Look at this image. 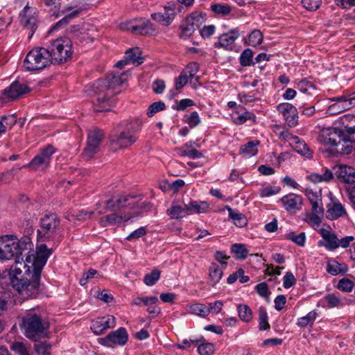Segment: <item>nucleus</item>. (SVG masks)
I'll list each match as a JSON object with an SVG mask.
<instances>
[{
    "mask_svg": "<svg viewBox=\"0 0 355 355\" xmlns=\"http://www.w3.org/2000/svg\"><path fill=\"white\" fill-rule=\"evenodd\" d=\"M103 138V132L98 128L89 131L87 146L83 151V156L86 159H91L98 152Z\"/></svg>",
    "mask_w": 355,
    "mask_h": 355,
    "instance_id": "nucleus-14",
    "label": "nucleus"
},
{
    "mask_svg": "<svg viewBox=\"0 0 355 355\" xmlns=\"http://www.w3.org/2000/svg\"><path fill=\"white\" fill-rule=\"evenodd\" d=\"M280 191V188L278 187H266L260 189L259 194L262 198L269 197L277 194Z\"/></svg>",
    "mask_w": 355,
    "mask_h": 355,
    "instance_id": "nucleus-61",
    "label": "nucleus"
},
{
    "mask_svg": "<svg viewBox=\"0 0 355 355\" xmlns=\"http://www.w3.org/2000/svg\"><path fill=\"white\" fill-rule=\"evenodd\" d=\"M263 39L262 33L259 30L255 29L250 33L245 43L252 46H257L261 44Z\"/></svg>",
    "mask_w": 355,
    "mask_h": 355,
    "instance_id": "nucleus-40",
    "label": "nucleus"
},
{
    "mask_svg": "<svg viewBox=\"0 0 355 355\" xmlns=\"http://www.w3.org/2000/svg\"><path fill=\"white\" fill-rule=\"evenodd\" d=\"M51 63L49 49L43 47L33 49L27 53L24 60V67L30 71L42 70Z\"/></svg>",
    "mask_w": 355,
    "mask_h": 355,
    "instance_id": "nucleus-7",
    "label": "nucleus"
},
{
    "mask_svg": "<svg viewBox=\"0 0 355 355\" xmlns=\"http://www.w3.org/2000/svg\"><path fill=\"white\" fill-rule=\"evenodd\" d=\"M324 300L327 302L329 308L338 307L343 305L341 300L338 294L331 293L324 296Z\"/></svg>",
    "mask_w": 355,
    "mask_h": 355,
    "instance_id": "nucleus-46",
    "label": "nucleus"
},
{
    "mask_svg": "<svg viewBox=\"0 0 355 355\" xmlns=\"http://www.w3.org/2000/svg\"><path fill=\"white\" fill-rule=\"evenodd\" d=\"M209 310L207 306L203 304H194L190 306L191 312L201 317L208 315Z\"/></svg>",
    "mask_w": 355,
    "mask_h": 355,
    "instance_id": "nucleus-47",
    "label": "nucleus"
},
{
    "mask_svg": "<svg viewBox=\"0 0 355 355\" xmlns=\"http://www.w3.org/2000/svg\"><path fill=\"white\" fill-rule=\"evenodd\" d=\"M297 89L302 93L311 94L314 90V86L311 82L302 79L297 83Z\"/></svg>",
    "mask_w": 355,
    "mask_h": 355,
    "instance_id": "nucleus-53",
    "label": "nucleus"
},
{
    "mask_svg": "<svg viewBox=\"0 0 355 355\" xmlns=\"http://www.w3.org/2000/svg\"><path fill=\"white\" fill-rule=\"evenodd\" d=\"M239 316L243 322H249L252 319L251 309L245 304H239L237 306Z\"/></svg>",
    "mask_w": 355,
    "mask_h": 355,
    "instance_id": "nucleus-41",
    "label": "nucleus"
},
{
    "mask_svg": "<svg viewBox=\"0 0 355 355\" xmlns=\"http://www.w3.org/2000/svg\"><path fill=\"white\" fill-rule=\"evenodd\" d=\"M125 58L129 63L139 65L144 62V57L141 56V51L138 47H134L126 51Z\"/></svg>",
    "mask_w": 355,
    "mask_h": 355,
    "instance_id": "nucleus-32",
    "label": "nucleus"
},
{
    "mask_svg": "<svg viewBox=\"0 0 355 355\" xmlns=\"http://www.w3.org/2000/svg\"><path fill=\"white\" fill-rule=\"evenodd\" d=\"M34 349L37 355H50L51 345L47 342H38L35 343Z\"/></svg>",
    "mask_w": 355,
    "mask_h": 355,
    "instance_id": "nucleus-44",
    "label": "nucleus"
},
{
    "mask_svg": "<svg viewBox=\"0 0 355 355\" xmlns=\"http://www.w3.org/2000/svg\"><path fill=\"white\" fill-rule=\"evenodd\" d=\"M211 10L222 15H227L231 11V8L226 4L216 3L211 6Z\"/></svg>",
    "mask_w": 355,
    "mask_h": 355,
    "instance_id": "nucleus-56",
    "label": "nucleus"
},
{
    "mask_svg": "<svg viewBox=\"0 0 355 355\" xmlns=\"http://www.w3.org/2000/svg\"><path fill=\"white\" fill-rule=\"evenodd\" d=\"M232 252L239 259H244L248 256V250L243 244H234L232 246Z\"/></svg>",
    "mask_w": 355,
    "mask_h": 355,
    "instance_id": "nucleus-50",
    "label": "nucleus"
},
{
    "mask_svg": "<svg viewBox=\"0 0 355 355\" xmlns=\"http://www.w3.org/2000/svg\"><path fill=\"white\" fill-rule=\"evenodd\" d=\"M60 220L55 214H45L40 219V229L37 230V239L44 242L53 239L60 229Z\"/></svg>",
    "mask_w": 355,
    "mask_h": 355,
    "instance_id": "nucleus-10",
    "label": "nucleus"
},
{
    "mask_svg": "<svg viewBox=\"0 0 355 355\" xmlns=\"http://www.w3.org/2000/svg\"><path fill=\"white\" fill-rule=\"evenodd\" d=\"M323 215L315 213H309L305 216V221L311 226H319L322 222Z\"/></svg>",
    "mask_w": 355,
    "mask_h": 355,
    "instance_id": "nucleus-55",
    "label": "nucleus"
},
{
    "mask_svg": "<svg viewBox=\"0 0 355 355\" xmlns=\"http://www.w3.org/2000/svg\"><path fill=\"white\" fill-rule=\"evenodd\" d=\"M327 272L331 275H338L345 274L348 270V267L345 263H340L334 259H330L327 261Z\"/></svg>",
    "mask_w": 355,
    "mask_h": 355,
    "instance_id": "nucleus-30",
    "label": "nucleus"
},
{
    "mask_svg": "<svg viewBox=\"0 0 355 355\" xmlns=\"http://www.w3.org/2000/svg\"><path fill=\"white\" fill-rule=\"evenodd\" d=\"M318 314L316 311H310L306 315L300 318L297 320V325L301 328H304L309 324H312Z\"/></svg>",
    "mask_w": 355,
    "mask_h": 355,
    "instance_id": "nucleus-38",
    "label": "nucleus"
},
{
    "mask_svg": "<svg viewBox=\"0 0 355 355\" xmlns=\"http://www.w3.org/2000/svg\"><path fill=\"white\" fill-rule=\"evenodd\" d=\"M239 37V30L237 28L232 29L227 33L220 35L218 40L214 44L215 47H222L229 49L234 44L235 40Z\"/></svg>",
    "mask_w": 355,
    "mask_h": 355,
    "instance_id": "nucleus-24",
    "label": "nucleus"
},
{
    "mask_svg": "<svg viewBox=\"0 0 355 355\" xmlns=\"http://www.w3.org/2000/svg\"><path fill=\"white\" fill-rule=\"evenodd\" d=\"M228 214L236 225L239 227H243L247 224L245 217L240 212L234 211L232 208L227 207Z\"/></svg>",
    "mask_w": 355,
    "mask_h": 355,
    "instance_id": "nucleus-37",
    "label": "nucleus"
},
{
    "mask_svg": "<svg viewBox=\"0 0 355 355\" xmlns=\"http://www.w3.org/2000/svg\"><path fill=\"white\" fill-rule=\"evenodd\" d=\"M156 33L154 25L146 19H139L136 21L135 34L142 35H153Z\"/></svg>",
    "mask_w": 355,
    "mask_h": 355,
    "instance_id": "nucleus-26",
    "label": "nucleus"
},
{
    "mask_svg": "<svg viewBox=\"0 0 355 355\" xmlns=\"http://www.w3.org/2000/svg\"><path fill=\"white\" fill-rule=\"evenodd\" d=\"M253 52L251 49L244 50L240 55V64L243 67L250 66L252 62Z\"/></svg>",
    "mask_w": 355,
    "mask_h": 355,
    "instance_id": "nucleus-51",
    "label": "nucleus"
},
{
    "mask_svg": "<svg viewBox=\"0 0 355 355\" xmlns=\"http://www.w3.org/2000/svg\"><path fill=\"white\" fill-rule=\"evenodd\" d=\"M320 142L329 145L334 148L337 153L349 155L352 152V145L349 141H346L338 128L335 127L324 128L320 130L318 137Z\"/></svg>",
    "mask_w": 355,
    "mask_h": 355,
    "instance_id": "nucleus-3",
    "label": "nucleus"
},
{
    "mask_svg": "<svg viewBox=\"0 0 355 355\" xmlns=\"http://www.w3.org/2000/svg\"><path fill=\"white\" fill-rule=\"evenodd\" d=\"M146 298H155V302L153 301L152 303H149L148 305H146L147 308V311L149 314L153 315V317L157 315L161 312V309L156 306V303L158 302V298L155 296L146 297Z\"/></svg>",
    "mask_w": 355,
    "mask_h": 355,
    "instance_id": "nucleus-59",
    "label": "nucleus"
},
{
    "mask_svg": "<svg viewBox=\"0 0 355 355\" xmlns=\"http://www.w3.org/2000/svg\"><path fill=\"white\" fill-rule=\"evenodd\" d=\"M277 110L282 113L289 127H295L298 122L297 109L289 103H283L277 105Z\"/></svg>",
    "mask_w": 355,
    "mask_h": 355,
    "instance_id": "nucleus-20",
    "label": "nucleus"
},
{
    "mask_svg": "<svg viewBox=\"0 0 355 355\" xmlns=\"http://www.w3.org/2000/svg\"><path fill=\"white\" fill-rule=\"evenodd\" d=\"M55 148L49 145L37 155L28 164V167L34 171H44L50 164Z\"/></svg>",
    "mask_w": 355,
    "mask_h": 355,
    "instance_id": "nucleus-13",
    "label": "nucleus"
},
{
    "mask_svg": "<svg viewBox=\"0 0 355 355\" xmlns=\"http://www.w3.org/2000/svg\"><path fill=\"white\" fill-rule=\"evenodd\" d=\"M31 89L26 83L15 80L5 88L0 94V99L3 103L17 100L31 92Z\"/></svg>",
    "mask_w": 355,
    "mask_h": 355,
    "instance_id": "nucleus-12",
    "label": "nucleus"
},
{
    "mask_svg": "<svg viewBox=\"0 0 355 355\" xmlns=\"http://www.w3.org/2000/svg\"><path fill=\"white\" fill-rule=\"evenodd\" d=\"M199 71V64L196 62H191L187 64L186 69L182 71L185 73L186 76L192 78Z\"/></svg>",
    "mask_w": 355,
    "mask_h": 355,
    "instance_id": "nucleus-60",
    "label": "nucleus"
},
{
    "mask_svg": "<svg viewBox=\"0 0 355 355\" xmlns=\"http://www.w3.org/2000/svg\"><path fill=\"white\" fill-rule=\"evenodd\" d=\"M161 272L158 269H154L151 272L146 274L144 278V282L148 286H152L160 278Z\"/></svg>",
    "mask_w": 355,
    "mask_h": 355,
    "instance_id": "nucleus-45",
    "label": "nucleus"
},
{
    "mask_svg": "<svg viewBox=\"0 0 355 355\" xmlns=\"http://www.w3.org/2000/svg\"><path fill=\"white\" fill-rule=\"evenodd\" d=\"M209 283L214 286L219 282L223 276L222 268L216 263H211L209 267Z\"/></svg>",
    "mask_w": 355,
    "mask_h": 355,
    "instance_id": "nucleus-34",
    "label": "nucleus"
},
{
    "mask_svg": "<svg viewBox=\"0 0 355 355\" xmlns=\"http://www.w3.org/2000/svg\"><path fill=\"white\" fill-rule=\"evenodd\" d=\"M336 177L346 184L355 183V168L347 165H337L334 167Z\"/></svg>",
    "mask_w": 355,
    "mask_h": 355,
    "instance_id": "nucleus-22",
    "label": "nucleus"
},
{
    "mask_svg": "<svg viewBox=\"0 0 355 355\" xmlns=\"http://www.w3.org/2000/svg\"><path fill=\"white\" fill-rule=\"evenodd\" d=\"M10 348L17 355H31L28 345L21 341L10 343Z\"/></svg>",
    "mask_w": 355,
    "mask_h": 355,
    "instance_id": "nucleus-36",
    "label": "nucleus"
},
{
    "mask_svg": "<svg viewBox=\"0 0 355 355\" xmlns=\"http://www.w3.org/2000/svg\"><path fill=\"white\" fill-rule=\"evenodd\" d=\"M142 125L139 119H134L119 125V130L113 132L109 137L110 148L116 151L128 148L137 141L135 134L141 130Z\"/></svg>",
    "mask_w": 355,
    "mask_h": 355,
    "instance_id": "nucleus-2",
    "label": "nucleus"
},
{
    "mask_svg": "<svg viewBox=\"0 0 355 355\" xmlns=\"http://www.w3.org/2000/svg\"><path fill=\"white\" fill-rule=\"evenodd\" d=\"M166 214L173 219H180L189 215L187 205H180L173 202Z\"/></svg>",
    "mask_w": 355,
    "mask_h": 355,
    "instance_id": "nucleus-29",
    "label": "nucleus"
},
{
    "mask_svg": "<svg viewBox=\"0 0 355 355\" xmlns=\"http://www.w3.org/2000/svg\"><path fill=\"white\" fill-rule=\"evenodd\" d=\"M28 277L26 278L14 277L12 279V286L22 300H26L35 296L39 291L40 275L31 270L26 272Z\"/></svg>",
    "mask_w": 355,
    "mask_h": 355,
    "instance_id": "nucleus-5",
    "label": "nucleus"
},
{
    "mask_svg": "<svg viewBox=\"0 0 355 355\" xmlns=\"http://www.w3.org/2000/svg\"><path fill=\"white\" fill-rule=\"evenodd\" d=\"M115 326V318L111 315H106L93 320L90 329L96 335H101L105 330L114 328Z\"/></svg>",
    "mask_w": 355,
    "mask_h": 355,
    "instance_id": "nucleus-19",
    "label": "nucleus"
},
{
    "mask_svg": "<svg viewBox=\"0 0 355 355\" xmlns=\"http://www.w3.org/2000/svg\"><path fill=\"white\" fill-rule=\"evenodd\" d=\"M302 4L308 10H315L320 7L321 0H302Z\"/></svg>",
    "mask_w": 355,
    "mask_h": 355,
    "instance_id": "nucleus-63",
    "label": "nucleus"
},
{
    "mask_svg": "<svg viewBox=\"0 0 355 355\" xmlns=\"http://www.w3.org/2000/svg\"><path fill=\"white\" fill-rule=\"evenodd\" d=\"M326 218L329 220H336L339 218L347 217V212L343 205L337 199H331L327 207Z\"/></svg>",
    "mask_w": 355,
    "mask_h": 355,
    "instance_id": "nucleus-23",
    "label": "nucleus"
},
{
    "mask_svg": "<svg viewBox=\"0 0 355 355\" xmlns=\"http://www.w3.org/2000/svg\"><path fill=\"white\" fill-rule=\"evenodd\" d=\"M291 139L293 141L291 146L298 154L308 159L312 158L313 152L304 141L301 140L298 137H291Z\"/></svg>",
    "mask_w": 355,
    "mask_h": 355,
    "instance_id": "nucleus-28",
    "label": "nucleus"
},
{
    "mask_svg": "<svg viewBox=\"0 0 355 355\" xmlns=\"http://www.w3.org/2000/svg\"><path fill=\"white\" fill-rule=\"evenodd\" d=\"M33 243L28 236L18 239L14 235H3L0 237V260L15 259L17 263L24 261L23 254L30 252Z\"/></svg>",
    "mask_w": 355,
    "mask_h": 355,
    "instance_id": "nucleus-1",
    "label": "nucleus"
},
{
    "mask_svg": "<svg viewBox=\"0 0 355 355\" xmlns=\"http://www.w3.org/2000/svg\"><path fill=\"white\" fill-rule=\"evenodd\" d=\"M180 154L181 156L189 157L191 159L200 158L202 157L201 152L196 149L191 148L187 144L180 148Z\"/></svg>",
    "mask_w": 355,
    "mask_h": 355,
    "instance_id": "nucleus-43",
    "label": "nucleus"
},
{
    "mask_svg": "<svg viewBox=\"0 0 355 355\" xmlns=\"http://www.w3.org/2000/svg\"><path fill=\"white\" fill-rule=\"evenodd\" d=\"M206 15L201 12H193L189 17H187V21H191L196 25L198 28L205 21Z\"/></svg>",
    "mask_w": 355,
    "mask_h": 355,
    "instance_id": "nucleus-48",
    "label": "nucleus"
},
{
    "mask_svg": "<svg viewBox=\"0 0 355 355\" xmlns=\"http://www.w3.org/2000/svg\"><path fill=\"white\" fill-rule=\"evenodd\" d=\"M320 233L324 241H320L319 245L324 246L329 250H334L339 247V239L336 234L324 229L320 230Z\"/></svg>",
    "mask_w": 355,
    "mask_h": 355,
    "instance_id": "nucleus-25",
    "label": "nucleus"
},
{
    "mask_svg": "<svg viewBox=\"0 0 355 355\" xmlns=\"http://www.w3.org/2000/svg\"><path fill=\"white\" fill-rule=\"evenodd\" d=\"M288 239L299 246L303 247L305 245L306 234L304 232H301L298 235H295L294 233H290L288 235Z\"/></svg>",
    "mask_w": 355,
    "mask_h": 355,
    "instance_id": "nucleus-58",
    "label": "nucleus"
},
{
    "mask_svg": "<svg viewBox=\"0 0 355 355\" xmlns=\"http://www.w3.org/2000/svg\"><path fill=\"white\" fill-rule=\"evenodd\" d=\"M142 198L139 196L121 195L118 197H113L105 202L106 210H114L116 209L128 207L130 209H146L151 207L149 202L140 201Z\"/></svg>",
    "mask_w": 355,
    "mask_h": 355,
    "instance_id": "nucleus-8",
    "label": "nucleus"
},
{
    "mask_svg": "<svg viewBox=\"0 0 355 355\" xmlns=\"http://www.w3.org/2000/svg\"><path fill=\"white\" fill-rule=\"evenodd\" d=\"M187 123L191 128L197 126L200 123V119L197 112H193L187 119Z\"/></svg>",
    "mask_w": 355,
    "mask_h": 355,
    "instance_id": "nucleus-64",
    "label": "nucleus"
},
{
    "mask_svg": "<svg viewBox=\"0 0 355 355\" xmlns=\"http://www.w3.org/2000/svg\"><path fill=\"white\" fill-rule=\"evenodd\" d=\"M20 24L24 28L29 31L28 37L31 38L37 28V15L35 8L26 4L19 14Z\"/></svg>",
    "mask_w": 355,
    "mask_h": 355,
    "instance_id": "nucleus-16",
    "label": "nucleus"
},
{
    "mask_svg": "<svg viewBox=\"0 0 355 355\" xmlns=\"http://www.w3.org/2000/svg\"><path fill=\"white\" fill-rule=\"evenodd\" d=\"M259 330L263 331L269 329L270 326L268 323V317L266 309L263 306L259 309Z\"/></svg>",
    "mask_w": 355,
    "mask_h": 355,
    "instance_id": "nucleus-39",
    "label": "nucleus"
},
{
    "mask_svg": "<svg viewBox=\"0 0 355 355\" xmlns=\"http://www.w3.org/2000/svg\"><path fill=\"white\" fill-rule=\"evenodd\" d=\"M180 28L181 30L180 37L182 39H187L198 28L196 25L191 21H187V19L186 18L180 26Z\"/></svg>",
    "mask_w": 355,
    "mask_h": 355,
    "instance_id": "nucleus-35",
    "label": "nucleus"
},
{
    "mask_svg": "<svg viewBox=\"0 0 355 355\" xmlns=\"http://www.w3.org/2000/svg\"><path fill=\"white\" fill-rule=\"evenodd\" d=\"M166 105L165 103L162 101H157L152 103L148 109L147 115L149 117H152L158 112L162 111L165 110Z\"/></svg>",
    "mask_w": 355,
    "mask_h": 355,
    "instance_id": "nucleus-54",
    "label": "nucleus"
},
{
    "mask_svg": "<svg viewBox=\"0 0 355 355\" xmlns=\"http://www.w3.org/2000/svg\"><path fill=\"white\" fill-rule=\"evenodd\" d=\"M52 63H63L71 58L72 55V44L68 37L58 38L52 42L49 46Z\"/></svg>",
    "mask_w": 355,
    "mask_h": 355,
    "instance_id": "nucleus-9",
    "label": "nucleus"
},
{
    "mask_svg": "<svg viewBox=\"0 0 355 355\" xmlns=\"http://www.w3.org/2000/svg\"><path fill=\"white\" fill-rule=\"evenodd\" d=\"M189 215L194 213H203L206 211L207 205L205 202L198 204L196 202H192L187 205Z\"/></svg>",
    "mask_w": 355,
    "mask_h": 355,
    "instance_id": "nucleus-49",
    "label": "nucleus"
},
{
    "mask_svg": "<svg viewBox=\"0 0 355 355\" xmlns=\"http://www.w3.org/2000/svg\"><path fill=\"white\" fill-rule=\"evenodd\" d=\"M198 351L200 355H211L215 351L214 345L210 343H206L203 340L198 347Z\"/></svg>",
    "mask_w": 355,
    "mask_h": 355,
    "instance_id": "nucleus-52",
    "label": "nucleus"
},
{
    "mask_svg": "<svg viewBox=\"0 0 355 355\" xmlns=\"http://www.w3.org/2000/svg\"><path fill=\"white\" fill-rule=\"evenodd\" d=\"M178 11L179 6L173 3H168L164 7L163 12H153L150 16L154 21L164 26H168L173 23Z\"/></svg>",
    "mask_w": 355,
    "mask_h": 355,
    "instance_id": "nucleus-17",
    "label": "nucleus"
},
{
    "mask_svg": "<svg viewBox=\"0 0 355 355\" xmlns=\"http://www.w3.org/2000/svg\"><path fill=\"white\" fill-rule=\"evenodd\" d=\"M233 121L235 124L241 125L245 123L248 120H250L254 123L256 122L257 117L254 114L248 111L240 112L239 110L235 111L232 114Z\"/></svg>",
    "mask_w": 355,
    "mask_h": 355,
    "instance_id": "nucleus-31",
    "label": "nucleus"
},
{
    "mask_svg": "<svg viewBox=\"0 0 355 355\" xmlns=\"http://www.w3.org/2000/svg\"><path fill=\"white\" fill-rule=\"evenodd\" d=\"M188 83V76L185 73L182 72L180 75L175 78V89L178 91L183 88Z\"/></svg>",
    "mask_w": 355,
    "mask_h": 355,
    "instance_id": "nucleus-62",
    "label": "nucleus"
},
{
    "mask_svg": "<svg viewBox=\"0 0 355 355\" xmlns=\"http://www.w3.org/2000/svg\"><path fill=\"white\" fill-rule=\"evenodd\" d=\"M23 329L26 337L37 340L47 336L49 324L40 315L30 311L23 318Z\"/></svg>",
    "mask_w": 355,
    "mask_h": 355,
    "instance_id": "nucleus-4",
    "label": "nucleus"
},
{
    "mask_svg": "<svg viewBox=\"0 0 355 355\" xmlns=\"http://www.w3.org/2000/svg\"><path fill=\"white\" fill-rule=\"evenodd\" d=\"M52 253V250L47 248L45 244H41L37 248L36 252L33 251V248L30 252L25 253L26 259L24 261V268H27L26 272H31V270L40 275L43 267L45 266L49 257Z\"/></svg>",
    "mask_w": 355,
    "mask_h": 355,
    "instance_id": "nucleus-6",
    "label": "nucleus"
},
{
    "mask_svg": "<svg viewBox=\"0 0 355 355\" xmlns=\"http://www.w3.org/2000/svg\"><path fill=\"white\" fill-rule=\"evenodd\" d=\"M128 340L127 330L124 327L110 332L106 336L100 338L98 343L107 347H114L116 345H124Z\"/></svg>",
    "mask_w": 355,
    "mask_h": 355,
    "instance_id": "nucleus-15",
    "label": "nucleus"
},
{
    "mask_svg": "<svg viewBox=\"0 0 355 355\" xmlns=\"http://www.w3.org/2000/svg\"><path fill=\"white\" fill-rule=\"evenodd\" d=\"M123 83L121 78L119 76H112L106 80H98L96 84V87L100 86H105L109 89L114 88L116 85H119Z\"/></svg>",
    "mask_w": 355,
    "mask_h": 355,
    "instance_id": "nucleus-42",
    "label": "nucleus"
},
{
    "mask_svg": "<svg viewBox=\"0 0 355 355\" xmlns=\"http://www.w3.org/2000/svg\"><path fill=\"white\" fill-rule=\"evenodd\" d=\"M284 209L291 214H295L302 205L303 198L301 196L295 193H289L281 198Z\"/></svg>",
    "mask_w": 355,
    "mask_h": 355,
    "instance_id": "nucleus-21",
    "label": "nucleus"
},
{
    "mask_svg": "<svg viewBox=\"0 0 355 355\" xmlns=\"http://www.w3.org/2000/svg\"><path fill=\"white\" fill-rule=\"evenodd\" d=\"M259 142L257 141H250L243 145L240 148V154L245 158L251 157L258 153L257 146Z\"/></svg>",
    "mask_w": 355,
    "mask_h": 355,
    "instance_id": "nucleus-33",
    "label": "nucleus"
},
{
    "mask_svg": "<svg viewBox=\"0 0 355 355\" xmlns=\"http://www.w3.org/2000/svg\"><path fill=\"white\" fill-rule=\"evenodd\" d=\"M334 124L340 130L345 140L352 143L353 150L355 148V114H344L338 117Z\"/></svg>",
    "mask_w": 355,
    "mask_h": 355,
    "instance_id": "nucleus-11",
    "label": "nucleus"
},
{
    "mask_svg": "<svg viewBox=\"0 0 355 355\" xmlns=\"http://www.w3.org/2000/svg\"><path fill=\"white\" fill-rule=\"evenodd\" d=\"M334 101L333 104L329 106L326 113L329 115H336L350 109L354 104V99L347 98L344 96H337L329 99Z\"/></svg>",
    "mask_w": 355,
    "mask_h": 355,
    "instance_id": "nucleus-18",
    "label": "nucleus"
},
{
    "mask_svg": "<svg viewBox=\"0 0 355 355\" xmlns=\"http://www.w3.org/2000/svg\"><path fill=\"white\" fill-rule=\"evenodd\" d=\"M337 288L343 292H350L354 288V284L350 279L343 278L338 282Z\"/></svg>",
    "mask_w": 355,
    "mask_h": 355,
    "instance_id": "nucleus-57",
    "label": "nucleus"
},
{
    "mask_svg": "<svg viewBox=\"0 0 355 355\" xmlns=\"http://www.w3.org/2000/svg\"><path fill=\"white\" fill-rule=\"evenodd\" d=\"M129 214L117 215L116 214H111L105 217L100 218L99 223L101 226L107 227L108 225H121L123 222H126L131 218Z\"/></svg>",
    "mask_w": 355,
    "mask_h": 355,
    "instance_id": "nucleus-27",
    "label": "nucleus"
}]
</instances>
